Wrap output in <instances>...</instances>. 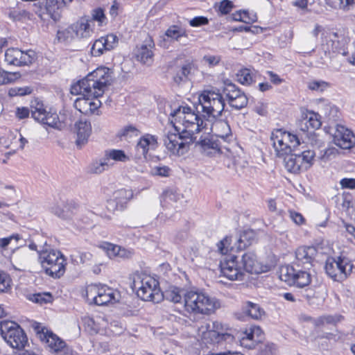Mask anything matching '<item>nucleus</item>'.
Segmentation results:
<instances>
[{
    "mask_svg": "<svg viewBox=\"0 0 355 355\" xmlns=\"http://www.w3.org/2000/svg\"><path fill=\"white\" fill-rule=\"evenodd\" d=\"M170 117L175 132L166 133L164 144L172 155L182 156L196 141L195 135L207 129V122L188 106H179L171 112Z\"/></svg>",
    "mask_w": 355,
    "mask_h": 355,
    "instance_id": "obj_1",
    "label": "nucleus"
},
{
    "mask_svg": "<svg viewBox=\"0 0 355 355\" xmlns=\"http://www.w3.org/2000/svg\"><path fill=\"white\" fill-rule=\"evenodd\" d=\"M111 73L107 67H98L71 86V94L80 96L74 101V107L80 112L89 115L100 107L101 102L98 97L103 94L110 84Z\"/></svg>",
    "mask_w": 355,
    "mask_h": 355,
    "instance_id": "obj_2",
    "label": "nucleus"
},
{
    "mask_svg": "<svg viewBox=\"0 0 355 355\" xmlns=\"http://www.w3.org/2000/svg\"><path fill=\"white\" fill-rule=\"evenodd\" d=\"M219 301L199 289L186 291L184 295V311L190 314L211 315L220 307Z\"/></svg>",
    "mask_w": 355,
    "mask_h": 355,
    "instance_id": "obj_3",
    "label": "nucleus"
},
{
    "mask_svg": "<svg viewBox=\"0 0 355 355\" xmlns=\"http://www.w3.org/2000/svg\"><path fill=\"white\" fill-rule=\"evenodd\" d=\"M137 294L142 300L158 303L164 297L158 281L145 273L136 274L133 280Z\"/></svg>",
    "mask_w": 355,
    "mask_h": 355,
    "instance_id": "obj_4",
    "label": "nucleus"
},
{
    "mask_svg": "<svg viewBox=\"0 0 355 355\" xmlns=\"http://www.w3.org/2000/svg\"><path fill=\"white\" fill-rule=\"evenodd\" d=\"M224 107V100L218 91L204 90L198 96L196 110L202 112L204 116L216 119L221 114Z\"/></svg>",
    "mask_w": 355,
    "mask_h": 355,
    "instance_id": "obj_5",
    "label": "nucleus"
},
{
    "mask_svg": "<svg viewBox=\"0 0 355 355\" xmlns=\"http://www.w3.org/2000/svg\"><path fill=\"white\" fill-rule=\"evenodd\" d=\"M198 336L205 343L232 345L234 336L227 331V328L218 321L203 323L198 328Z\"/></svg>",
    "mask_w": 355,
    "mask_h": 355,
    "instance_id": "obj_6",
    "label": "nucleus"
},
{
    "mask_svg": "<svg viewBox=\"0 0 355 355\" xmlns=\"http://www.w3.org/2000/svg\"><path fill=\"white\" fill-rule=\"evenodd\" d=\"M270 139L277 156L284 159L293 152L297 151V147L300 146L299 138L283 129L273 130Z\"/></svg>",
    "mask_w": 355,
    "mask_h": 355,
    "instance_id": "obj_7",
    "label": "nucleus"
},
{
    "mask_svg": "<svg viewBox=\"0 0 355 355\" xmlns=\"http://www.w3.org/2000/svg\"><path fill=\"white\" fill-rule=\"evenodd\" d=\"M315 157V153L313 150H305L300 144L297 151L284 157V166L288 172L293 173L306 171L313 164Z\"/></svg>",
    "mask_w": 355,
    "mask_h": 355,
    "instance_id": "obj_8",
    "label": "nucleus"
},
{
    "mask_svg": "<svg viewBox=\"0 0 355 355\" xmlns=\"http://www.w3.org/2000/svg\"><path fill=\"white\" fill-rule=\"evenodd\" d=\"M33 328L39 339L45 343L52 352L58 355H74L65 342L46 327L35 322L33 324Z\"/></svg>",
    "mask_w": 355,
    "mask_h": 355,
    "instance_id": "obj_9",
    "label": "nucleus"
},
{
    "mask_svg": "<svg viewBox=\"0 0 355 355\" xmlns=\"http://www.w3.org/2000/svg\"><path fill=\"white\" fill-rule=\"evenodd\" d=\"M87 300L98 306L114 304L119 301V291L105 285L90 284L86 287Z\"/></svg>",
    "mask_w": 355,
    "mask_h": 355,
    "instance_id": "obj_10",
    "label": "nucleus"
},
{
    "mask_svg": "<svg viewBox=\"0 0 355 355\" xmlns=\"http://www.w3.org/2000/svg\"><path fill=\"white\" fill-rule=\"evenodd\" d=\"M42 268L49 275L59 278L65 272L66 260L60 251H44L40 256Z\"/></svg>",
    "mask_w": 355,
    "mask_h": 355,
    "instance_id": "obj_11",
    "label": "nucleus"
},
{
    "mask_svg": "<svg viewBox=\"0 0 355 355\" xmlns=\"http://www.w3.org/2000/svg\"><path fill=\"white\" fill-rule=\"evenodd\" d=\"M324 269L327 275L332 279L342 282L352 272L353 264L346 257H328Z\"/></svg>",
    "mask_w": 355,
    "mask_h": 355,
    "instance_id": "obj_12",
    "label": "nucleus"
},
{
    "mask_svg": "<svg viewBox=\"0 0 355 355\" xmlns=\"http://www.w3.org/2000/svg\"><path fill=\"white\" fill-rule=\"evenodd\" d=\"M0 332L4 340L14 349H22L27 343L26 336L22 329L12 321H1Z\"/></svg>",
    "mask_w": 355,
    "mask_h": 355,
    "instance_id": "obj_13",
    "label": "nucleus"
},
{
    "mask_svg": "<svg viewBox=\"0 0 355 355\" xmlns=\"http://www.w3.org/2000/svg\"><path fill=\"white\" fill-rule=\"evenodd\" d=\"M279 278L290 286H295L300 288L309 286L311 281V275L308 271L297 270L289 266L281 268Z\"/></svg>",
    "mask_w": 355,
    "mask_h": 355,
    "instance_id": "obj_14",
    "label": "nucleus"
},
{
    "mask_svg": "<svg viewBox=\"0 0 355 355\" xmlns=\"http://www.w3.org/2000/svg\"><path fill=\"white\" fill-rule=\"evenodd\" d=\"M333 143L338 147L349 150L355 146V135L345 126L336 123L330 127Z\"/></svg>",
    "mask_w": 355,
    "mask_h": 355,
    "instance_id": "obj_15",
    "label": "nucleus"
},
{
    "mask_svg": "<svg viewBox=\"0 0 355 355\" xmlns=\"http://www.w3.org/2000/svg\"><path fill=\"white\" fill-rule=\"evenodd\" d=\"M220 272L227 279L234 280H242L244 272L238 257L234 255L225 257L220 262Z\"/></svg>",
    "mask_w": 355,
    "mask_h": 355,
    "instance_id": "obj_16",
    "label": "nucleus"
},
{
    "mask_svg": "<svg viewBox=\"0 0 355 355\" xmlns=\"http://www.w3.org/2000/svg\"><path fill=\"white\" fill-rule=\"evenodd\" d=\"M36 54L32 50L22 51L17 48L8 49L4 55V61L8 65L22 66L32 64Z\"/></svg>",
    "mask_w": 355,
    "mask_h": 355,
    "instance_id": "obj_17",
    "label": "nucleus"
},
{
    "mask_svg": "<svg viewBox=\"0 0 355 355\" xmlns=\"http://www.w3.org/2000/svg\"><path fill=\"white\" fill-rule=\"evenodd\" d=\"M31 114L35 121L51 127L57 126L59 122L58 114L47 112L44 104L37 100L32 102Z\"/></svg>",
    "mask_w": 355,
    "mask_h": 355,
    "instance_id": "obj_18",
    "label": "nucleus"
},
{
    "mask_svg": "<svg viewBox=\"0 0 355 355\" xmlns=\"http://www.w3.org/2000/svg\"><path fill=\"white\" fill-rule=\"evenodd\" d=\"M207 129L203 130L205 134H214L216 137L225 142H230L232 139V135L230 125L224 120H215L213 123L207 120Z\"/></svg>",
    "mask_w": 355,
    "mask_h": 355,
    "instance_id": "obj_19",
    "label": "nucleus"
},
{
    "mask_svg": "<svg viewBox=\"0 0 355 355\" xmlns=\"http://www.w3.org/2000/svg\"><path fill=\"white\" fill-rule=\"evenodd\" d=\"M263 338V331L256 325L247 327L239 336L240 345L248 349L254 348Z\"/></svg>",
    "mask_w": 355,
    "mask_h": 355,
    "instance_id": "obj_20",
    "label": "nucleus"
},
{
    "mask_svg": "<svg viewBox=\"0 0 355 355\" xmlns=\"http://www.w3.org/2000/svg\"><path fill=\"white\" fill-rule=\"evenodd\" d=\"M318 250L314 246H300L295 250V262L299 266H302L309 269L313 265Z\"/></svg>",
    "mask_w": 355,
    "mask_h": 355,
    "instance_id": "obj_21",
    "label": "nucleus"
},
{
    "mask_svg": "<svg viewBox=\"0 0 355 355\" xmlns=\"http://www.w3.org/2000/svg\"><path fill=\"white\" fill-rule=\"evenodd\" d=\"M154 49V42L150 37H148L142 44L136 47L134 53L138 61L144 64H150L153 60Z\"/></svg>",
    "mask_w": 355,
    "mask_h": 355,
    "instance_id": "obj_22",
    "label": "nucleus"
},
{
    "mask_svg": "<svg viewBox=\"0 0 355 355\" xmlns=\"http://www.w3.org/2000/svg\"><path fill=\"white\" fill-rule=\"evenodd\" d=\"M132 197V193L130 190H118L114 193L113 198L107 201V207L112 211L123 209Z\"/></svg>",
    "mask_w": 355,
    "mask_h": 355,
    "instance_id": "obj_23",
    "label": "nucleus"
},
{
    "mask_svg": "<svg viewBox=\"0 0 355 355\" xmlns=\"http://www.w3.org/2000/svg\"><path fill=\"white\" fill-rule=\"evenodd\" d=\"M321 125L320 115L313 112H307L304 114L297 123L298 128L302 132L318 129Z\"/></svg>",
    "mask_w": 355,
    "mask_h": 355,
    "instance_id": "obj_24",
    "label": "nucleus"
},
{
    "mask_svg": "<svg viewBox=\"0 0 355 355\" xmlns=\"http://www.w3.org/2000/svg\"><path fill=\"white\" fill-rule=\"evenodd\" d=\"M157 147V138L152 135L146 134L138 141L136 146L137 155L146 157L148 151L154 150Z\"/></svg>",
    "mask_w": 355,
    "mask_h": 355,
    "instance_id": "obj_25",
    "label": "nucleus"
},
{
    "mask_svg": "<svg viewBox=\"0 0 355 355\" xmlns=\"http://www.w3.org/2000/svg\"><path fill=\"white\" fill-rule=\"evenodd\" d=\"M75 132L76 133V146L81 148L85 145L92 132V126L89 122L80 120L75 123Z\"/></svg>",
    "mask_w": 355,
    "mask_h": 355,
    "instance_id": "obj_26",
    "label": "nucleus"
},
{
    "mask_svg": "<svg viewBox=\"0 0 355 355\" xmlns=\"http://www.w3.org/2000/svg\"><path fill=\"white\" fill-rule=\"evenodd\" d=\"M243 271L250 273H260L263 270L257 260V255L253 252L244 253L240 260Z\"/></svg>",
    "mask_w": 355,
    "mask_h": 355,
    "instance_id": "obj_27",
    "label": "nucleus"
},
{
    "mask_svg": "<svg viewBox=\"0 0 355 355\" xmlns=\"http://www.w3.org/2000/svg\"><path fill=\"white\" fill-rule=\"evenodd\" d=\"M71 1L72 0H46L47 13L52 19L57 21L60 19L61 10L63 6Z\"/></svg>",
    "mask_w": 355,
    "mask_h": 355,
    "instance_id": "obj_28",
    "label": "nucleus"
},
{
    "mask_svg": "<svg viewBox=\"0 0 355 355\" xmlns=\"http://www.w3.org/2000/svg\"><path fill=\"white\" fill-rule=\"evenodd\" d=\"M110 258H114L116 257L121 258H129L132 256V252L125 248H121L119 245H114L110 243H103L100 245Z\"/></svg>",
    "mask_w": 355,
    "mask_h": 355,
    "instance_id": "obj_29",
    "label": "nucleus"
},
{
    "mask_svg": "<svg viewBox=\"0 0 355 355\" xmlns=\"http://www.w3.org/2000/svg\"><path fill=\"white\" fill-rule=\"evenodd\" d=\"M188 34L185 28L178 25H171L165 31L163 42L165 46L166 42H178L182 37H187Z\"/></svg>",
    "mask_w": 355,
    "mask_h": 355,
    "instance_id": "obj_30",
    "label": "nucleus"
},
{
    "mask_svg": "<svg viewBox=\"0 0 355 355\" xmlns=\"http://www.w3.org/2000/svg\"><path fill=\"white\" fill-rule=\"evenodd\" d=\"M194 70V65L191 62H186L176 69L173 76L174 83L178 85L188 80L189 76Z\"/></svg>",
    "mask_w": 355,
    "mask_h": 355,
    "instance_id": "obj_31",
    "label": "nucleus"
},
{
    "mask_svg": "<svg viewBox=\"0 0 355 355\" xmlns=\"http://www.w3.org/2000/svg\"><path fill=\"white\" fill-rule=\"evenodd\" d=\"M219 140H214L213 139L205 138L198 141V144L200 146L202 152L209 156H213L220 153V146Z\"/></svg>",
    "mask_w": 355,
    "mask_h": 355,
    "instance_id": "obj_32",
    "label": "nucleus"
},
{
    "mask_svg": "<svg viewBox=\"0 0 355 355\" xmlns=\"http://www.w3.org/2000/svg\"><path fill=\"white\" fill-rule=\"evenodd\" d=\"M91 23H92L91 20L81 19L73 24L77 38H87L92 35L93 31Z\"/></svg>",
    "mask_w": 355,
    "mask_h": 355,
    "instance_id": "obj_33",
    "label": "nucleus"
},
{
    "mask_svg": "<svg viewBox=\"0 0 355 355\" xmlns=\"http://www.w3.org/2000/svg\"><path fill=\"white\" fill-rule=\"evenodd\" d=\"M83 322L85 327H87L89 330L96 333L101 329L107 328L105 324L106 321H105L104 319L101 316H97L96 318L85 316L83 318Z\"/></svg>",
    "mask_w": 355,
    "mask_h": 355,
    "instance_id": "obj_34",
    "label": "nucleus"
},
{
    "mask_svg": "<svg viewBox=\"0 0 355 355\" xmlns=\"http://www.w3.org/2000/svg\"><path fill=\"white\" fill-rule=\"evenodd\" d=\"M185 292L186 291L178 287H170L163 295L167 300L173 303H184V295Z\"/></svg>",
    "mask_w": 355,
    "mask_h": 355,
    "instance_id": "obj_35",
    "label": "nucleus"
},
{
    "mask_svg": "<svg viewBox=\"0 0 355 355\" xmlns=\"http://www.w3.org/2000/svg\"><path fill=\"white\" fill-rule=\"evenodd\" d=\"M245 313L253 319L259 320L264 315L263 309L257 304L246 302L244 306Z\"/></svg>",
    "mask_w": 355,
    "mask_h": 355,
    "instance_id": "obj_36",
    "label": "nucleus"
},
{
    "mask_svg": "<svg viewBox=\"0 0 355 355\" xmlns=\"http://www.w3.org/2000/svg\"><path fill=\"white\" fill-rule=\"evenodd\" d=\"M233 21H242L245 24H250L257 21V17L254 13H250L247 10H239L233 13L231 16Z\"/></svg>",
    "mask_w": 355,
    "mask_h": 355,
    "instance_id": "obj_37",
    "label": "nucleus"
},
{
    "mask_svg": "<svg viewBox=\"0 0 355 355\" xmlns=\"http://www.w3.org/2000/svg\"><path fill=\"white\" fill-rule=\"evenodd\" d=\"M105 157L110 163V160L114 162H125L130 159L129 157L122 150L110 149L105 152Z\"/></svg>",
    "mask_w": 355,
    "mask_h": 355,
    "instance_id": "obj_38",
    "label": "nucleus"
},
{
    "mask_svg": "<svg viewBox=\"0 0 355 355\" xmlns=\"http://www.w3.org/2000/svg\"><path fill=\"white\" fill-rule=\"evenodd\" d=\"M255 240V232L248 230L243 232L238 239V249L242 250L250 245Z\"/></svg>",
    "mask_w": 355,
    "mask_h": 355,
    "instance_id": "obj_39",
    "label": "nucleus"
},
{
    "mask_svg": "<svg viewBox=\"0 0 355 355\" xmlns=\"http://www.w3.org/2000/svg\"><path fill=\"white\" fill-rule=\"evenodd\" d=\"M113 164L108 163V160L103 158L93 162L89 166V171L95 174H101L105 171L108 170Z\"/></svg>",
    "mask_w": 355,
    "mask_h": 355,
    "instance_id": "obj_40",
    "label": "nucleus"
},
{
    "mask_svg": "<svg viewBox=\"0 0 355 355\" xmlns=\"http://www.w3.org/2000/svg\"><path fill=\"white\" fill-rule=\"evenodd\" d=\"M223 92L226 96L228 103L231 102L234 98L243 93L234 84L232 83H225Z\"/></svg>",
    "mask_w": 355,
    "mask_h": 355,
    "instance_id": "obj_41",
    "label": "nucleus"
},
{
    "mask_svg": "<svg viewBox=\"0 0 355 355\" xmlns=\"http://www.w3.org/2000/svg\"><path fill=\"white\" fill-rule=\"evenodd\" d=\"M101 42V44L104 46L106 51L114 49L118 45V37L114 34H109L98 39Z\"/></svg>",
    "mask_w": 355,
    "mask_h": 355,
    "instance_id": "obj_42",
    "label": "nucleus"
},
{
    "mask_svg": "<svg viewBox=\"0 0 355 355\" xmlns=\"http://www.w3.org/2000/svg\"><path fill=\"white\" fill-rule=\"evenodd\" d=\"M322 112L329 120L332 121H336L340 117L338 107L331 104L324 105L322 107Z\"/></svg>",
    "mask_w": 355,
    "mask_h": 355,
    "instance_id": "obj_43",
    "label": "nucleus"
},
{
    "mask_svg": "<svg viewBox=\"0 0 355 355\" xmlns=\"http://www.w3.org/2000/svg\"><path fill=\"white\" fill-rule=\"evenodd\" d=\"M237 80L242 85H250L254 81L253 74L248 69H243L236 73Z\"/></svg>",
    "mask_w": 355,
    "mask_h": 355,
    "instance_id": "obj_44",
    "label": "nucleus"
},
{
    "mask_svg": "<svg viewBox=\"0 0 355 355\" xmlns=\"http://www.w3.org/2000/svg\"><path fill=\"white\" fill-rule=\"evenodd\" d=\"M22 240L18 234H12L8 237L0 239V248L6 249L9 245L14 248H18L19 241Z\"/></svg>",
    "mask_w": 355,
    "mask_h": 355,
    "instance_id": "obj_45",
    "label": "nucleus"
},
{
    "mask_svg": "<svg viewBox=\"0 0 355 355\" xmlns=\"http://www.w3.org/2000/svg\"><path fill=\"white\" fill-rule=\"evenodd\" d=\"M12 279L8 274L0 270V293H8L11 290Z\"/></svg>",
    "mask_w": 355,
    "mask_h": 355,
    "instance_id": "obj_46",
    "label": "nucleus"
},
{
    "mask_svg": "<svg viewBox=\"0 0 355 355\" xmlns=\"http://www.w3.org/2000/svg\"><path fill=\"white\" fill-rule=\"evenodd\" d=\"M58 40L62 42H68L74 38H77L74 32L73 24L64 30H60L57 33Z\"/></svg>",
    "mask_w": 355,
    "mask_h": 355,
    "instance_id": "obj_47",
    "label": "nucleus"
},
{
    "mask_svg": "<svg viewBox=\"0 0 355 355\" xmlns=\"http://www.w3.org/2000/svg\"><path fill=\"white\" fill-rule=\"evenodd\" d=\"M307 87L310 90L322 92L329 87V83L322 80H312L308 82Z\"/></svg>",
    "mask_w": 355,
    "mask_h": 355,
    "instance_id": "obj_48",
    "label": "nucleus"
},
{
    "mask_svg": "<svg viewBox=\"0 0 355 355\" xmlns=\"http://www.w3.org/2000/svg\"><path fill=\"white\" fill-rule=\"evenodd\" d=\"M28 299L33 302L42 304L51 302L52 296L49 293H35L29 295Z\"/></svg>",
    "mask_w": 355,
    "mask_h": 355,
    "instance_id": "obj_49",
    "label": "nucleus"
},
{
    "mask_svg": "<svg viewBox=\"0 0 355 355\" xmlns=\"http://www.w3.org/2000/svg\"><path fill=\"white\" fill-rule=\"evenodd\" d=\"M17 78V73L8 72L0 68V85L10 83Z\"/></svg>",
    "mask_w": 355,
    "mask_h": 355,
    "instance_id": "obj_50",
    "label": "nucleus"
},
{
    "mask_svg": "<svg viewBox=\"0 0 355 355\" xmlns=\"http://www.w3.org/2000/svg\"><path fill=\"white\" fill-rule=\"evenodd\" d=\"M230 105L236 110L245 107L248 104V98L244 93L239 95L233 101L229 103Z\"/></svg>",
    "mask_w": 355,
    "mask_h": 355,
    "instance_id": "obj_51",
    "label": "nucleus"
},
{
    "mask_svg": "<svg viewBox=\"0 0 355 355\" xmlns=\"http://www.w3.org/2000/svg\"><path fill=\"white\" fill-rule=\"evenodd\" d=\"M170 168L166 166H154L150 170V174L160 177H168L169 175Z\"/></svg>",
    "mask_w": 355,
    "mask_h": 355,
    "instance_id": "obj_52",
    "label": "nucleus"
},
{
    "mask_svg": "<svg viewBox=\"0 0 355 355\" xmlns=\"http://www.w3.org/2000/svg\"><path fill=\"white\" fill-rule=\"evenodd\" d=\"M231 238L225 237L217 244L218 252L222 254H226L231 248Z\"/></svg>",
    "mask_w": 355,
    "mask_h": 355,
    "instance_id": "obj_53",
    "label": "nucleus"
},
{
    "mask_svg": "<svg viewBox=\"0 0 355 355\" xmlns=\"http://www.w3.org/2000/svg\"><path fill=\"white\" fill-rule=\"evenodd\" d=\"M104 46L101 44V42H99L98 40L94 41L92 48H91V53L93 56H100L104 53L107 52L105 49H104Z\"/></svg>",
    "mask_w": 355,
    "mask_h": 355,
    "instance_id": "obj_54",
    "label": "nucleus"
},
{
    "mask_svg": "<svg viewBox=\"0 0 355 355\" xmlns=\"http://www.w3.org/2000/svg\"><path fill=\"white\" fill-rule=\"evenodd\" d=\"M202 61L208 67H213L220 62V58L218 55H207L203 57Z\"/></svg>",
    "mask_w": 355,
    "mask_h": 355,
    "instance_id": "obj_55",
    "label": "nucleus"
},
{
    "mask_svg": "<svg viewBox=\"0 0 355 355\" xmlns=\"http://www.w3.org/2000/svg\"><path fill=\"white\" fill-rule=\"evenodd\" d=\"M233 3L229 0H223L220 1L218 10L223 15L228 14L233 8Z\"/></svg>",
    "mask_w": 355,
    "mask_h": 355,
    "instance_id": "obj_56",
    "label": "nucleus"
},
{
    "mask_svg": "<svg viewBox=\"0 0 355 355\" xmlns=\"http://www.w3.org/2000/svg\"><path fill=\"white\" fill-rule=\"evenodd\" d=\"M31 93L30 87H15L9 91L10 96H24Z\"/></svg>",
    "mask_w": 355,
    "mask_h": 355,
    "instance_id": "obj_57",
    "label": "nucleus"
},
{
    "mask_svg": "<svg viewBox=\"0 0 355 355\" xmlns=\"http://www.w3.org/2000/svg\"><path fill=\"white\" fill-rule=\"evenodd\" d=\"M209 22L208 19L205 17L198 16L191 19L189 21V24L192 27H198L200 26L206 25Z\"/></svg>",
    "mask_w": 355,
    "mask_h": 355,
    "instance_id": "obj_58",
    "label": "nucleus"
},
{
    "mask_svg": "<svg viewBox=\"0 0 355 355\" xmlns=\"http://www.w3.org/2000/svg\"><path fill=\"white\" fill-rule=\"evenodd\" d=\"M276 351L275 345L272 343L264 345L261 348L259 355H273Z\"/></svg>",
    "mask_w": 355,
    "mask_h": 355,
    "instance_id": "obj_59",
    "label": "nucleus"
},
{
    "mask_svg": "<svg viewBox=\"0 0 355 355\" xmlns=\"http://www.w3.org/2000/svg\"><path fill=\"white\" fill-rule=\"evenodd\" d=\"M289 216L291 219L297 225H302L304 222L302 215L293 210L289 211Z\"/></svg>",
    "mask_w": 355,
    "mask_h": 355,
    "instance_id": "obj_60",
    "label": "nucleus"
},
{
    "mask_svg": "<svg viewBox=\"0 0 355 355\" xmlns=\"http://www.w3.org/2000/svg\"><path fill=\"white\" fill-rule=\"evenodd\" d=\"M340 184L343 189H355V179L343 178L340 181Z\"/></svg>",
    "mask_w": 355,
    "mask_h": 355,
    "instance_id": "obj_61",
    "label": "nucleus"
},
{
    "mask_svg": "<svg viewBox=\"0 0 355 355\" xmlns=\"http://www.w3.org/2000/svg\"><path fill=\"white\" fill-rule=\"evenodd\" d=\"M105 19L103 10L102 9H96L93 11L92 19L97 21L100 24H102L104 19Z\"/></svg>",
    "mask_w": 355,
    "mask_h": 355,
    "instance_id": "obj_62",
    "label": "nucleus"
},
{
    "mask_svg": "<svg viewBox=\"0 0 355 355\" xmlns=\"http://www.w3.org/2000/svg\"><path fill=\"white\" fill-rule=\"evenodd\" d=\"M266 74L270 82L276 85H280L283 82V80L280 78L277 73H275L272 71H268Z\"/></svg>",
    "mask_w": 355,
    "mask_h": 355,
    "instance_id": "obj_63",
    "label": "nucleus"
},
{
    "mask_svg": "<svg viewBox=\"0 0 355 355\" xmlns=\"http://www.w3.org/2000/svg\"><path fill=\"white\" fill-rule=\"evenodd\" d=\"M17 116L20 119H25L29 115V110L26 107H18L16 111Z\"/></svg>",
    "mask_w": 355,
    "mask_h": 355,
    "instance_id": "obj_64",
    "label": "nucleus"
}]
</instances>
